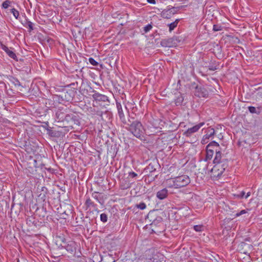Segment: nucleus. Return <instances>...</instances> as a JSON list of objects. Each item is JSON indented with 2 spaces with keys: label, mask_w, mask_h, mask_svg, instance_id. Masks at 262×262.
<instances>
[{
  "label": "nucleus",
  "mask_w": 262,
  "mask_h": 262,
  "mask_svg": "<svg viewBox=\"0 0 262 262\" xmlns=\"http://www.w3.org/2000/svg\"><path fill=\"white\" fill-rule=\"evenodd\" d=\"M85 205L87 208L92 207L93 208L94 210L98 213L100 211L97 207V204H95L90 198L86 199Z\"/></svg>",
  "instance_id": "a211bd4d"
},
{
  "label": "nucleus",
  "mask_w": 262,
  "mask_h": 262,
  "mask_svg": "<svg viewBox=\"0 0 262 262\" xmlns=\"http://www.w3.org/2000/svg\"><path fill=\"white\" fill-rule=\"evenodd\" d=\"M17 20H18L23 26L28 29V31L30 32L33 30V24L27 20L25 13L19 14L17 11Z\"/></svg>",
  "instance_id": "20e7f679"
},
{
  "label": "nucleus",
  "mask_w": 262,
  "mask_h": 262,
  "mask_svg": "<svg viewBox=\"0 0 262 262\" xmlns=\"http://www.w3.org/2000/svg\"><path fill=\"white\" fill-rule=\"evenodd\" d=\"M215 134L214 129L213 128L209 127L206 131V134L203 136L201 143L205 144L208 143V140L213 137Z\"/></svg>",
  "instance_id": "9b49d317"
},
{
  "label": "nucleus",
  "mask_w": 262,
  "mask_h": 262,
  "mask_svg": "<svg viewBox=\"0 0 262 262\" xmlns=\"http://www.w3.org/2000/svg\"><path fill=\"white\" fill-rule=\"evenodd\" d=\"M14 196H13V201H14Z\"/></svg>",
  "instance_id": "13d9d810"
},
{
  "label": "nucleus",
  "mask_w": 262,
  "mask_h": 262,
  "mask_svg": "<svg viewBox=\"0 0 262 262\" xmlns=\"http://www.w3.org/2000/svg\"><path fill=\"white\" fill-rule=\"evenodd\" d=\"M184 101V96L182 94L179 95L175 99V104L177 106L181 105Z\"/></svg>",
  "instance_id": "bb28decb"
},
{
  "label": "nucleus",
  "mask_w": 262,
  "mask_h": 262,
  "mask_svg": "<svg viewBox=\"0 0 262 262\" xmlns=\"http://www.w3.org/2000/svg\"><path fill=\"white\" fill-rule=\"evenodd\" d=\"M11 12L13 13L14 16L16 18V10L14 8H12L10 9Z\"/></svg>",
  "instance_id": "09e8293b"
},
{
  "label": "nucleus",
  "mask_w": 262,
  "mask_h": 262,
  "mask_svg": "<svg viewBox=\"0 0 262 262\" xmlns=\"http://www.w3.org/2000/svg\"><path fill=\"white\" fill-rule=\"evenodd\" d=\"M215 156L213 160V163L216 165L217 164H220L223 159H222V153L220 151V148L215 149Z\"/></svg>",
  "instance_id": "aec40b11"
},
{
  "label": "nucleus",
  "mask_w": 262,
  "mask_h": 262,
  "mask_svg": "<svg viewBox=\"0 0 262 262\" xmlns=\"http://www.w3.org/2000/svg\"><path fill=\"white\" fill-rule=\"evenodd\" d=\"M60 246L65 248L68 252L71 253H73L76 250L75 242L72 241L67 242L64 238L62 240Z\"/></svg>",
  "instance_id": "423d86ee"
},
{
  "label": "nucleus",
  "mask_w": 262,
  "mask_h": 262,
  "mask_svg": "<svg viewBox=\"0 0 262 262\" xmlns=\"http://www.w3.org/2000/svg\"><path fill=\"white\" fill-rule=\"evenodd\" d=\"M28 90V89L27 88L20 86V82L17 80V101L20 100L18 99L19 97L18 95H25V94H27Z\"/></svg>",
  "instance_id": "f3484780"
},
{
  "label": "nucleus",
  "mask_w": 262,
  "mask_h": 262,
  "mask_svg": "<svg viewBox=\"0 0 262 262\" xmlns=\"http://www.w3.org/2000/svg\"><path fill=\"white\" fill-rule=\"evenodd\" d=\"M169 10L170 12V13L171 14L172 16L173 15H174V14H176L177 11H178V9L177 8H175V7H171V8H169Z\"/></svg>",
  "instance_id": "79ce46f5"
},
{
  "label": "nucleus",
  "mask_w": 262,
  "mask_h": 262,
  "mask_svg": "<svg viewBox=\"0 0 262 262\" xmlns=\"http://www.w3.org/2000/svg\"><path fill=\"white\" fill-rule=\"evenodd\" d=\"M147 1L150 4H155L156 3L155 0H147Z\"/></svg>",
  "instance_id": "603ef678"
},
{
  "label": "nucleus",
  "mask_w": 262,
  "mask_h": 262,
  "mask_svg": "<svg viewBox=\"0 0 262 262\" xmlns=\"http://www.w3.org/2000/svg\"><path fill=\"white\" fill-rule=\"evenodd\" d=\"M21 110L19 111L20 112H21L23 114H24L25 113H26V110L25 108L21 107Z\"/></svg>",
  "instance_id": "3c124183"
},
{
  "label": "nucleus",
  "mask_w": 262,
  "mask_h": 262,
  "mask_svg": "<svg viewBox=\"0 0 262 262\" xmlns=\"http://www.w3.org/2000/svg\"><path fill=\"white\" fill-rule=\"evenodd\" d=\"M209 69L212 71H214L217 69V68L216 66H209Z\"/></svg>",
  "instance_id": "de8ad7c7"
},
{
  "label": "nucleus",
  "mask_w": 262,
  "mask_h": 262,
  "mask_svg": "<svg viewBox=\"0 0 262 262\" xmlns=\"http://www.w3.org/2000/svg\"><path fill=\"white\" fill-rule=\"evenodd\" d=\"M193 229L195 231L199 232L203 230V226L202 225H195L193 226Z\"/></svg>",
  "instance_id": "ea45409f"
},
{
  "label": "nucleus",
  "mask_w": 262,
  "mask_h": 262,
  "mask_svg": "<svg viewBox=\"0 0 262 262\" xmlns=\"http://www.w3.org/2000/svg\"><path fill=\"white\" fill-rule=\"evenodd\" d=\"M204 124V122H200L193 127L188 128L183 134L187 137H190L193 134L197 132Z\"/></svg>",
  "instance_id": "6e6552de"
},
{
  "label": "nucleus",
  "mask_w": 262,
  "mask_h": 262,
  "mask_svg": "<svg viewBox=\"0 0 262 262\" xmlns=\"http://www.w3.org/2000/svg\"><path fill=\"white\" fill-rule=\"evenodd\" d=\"M41 192H45V193H48V189L45 187V186H43L41 187Z\"/></svg>",
  "instance_id": "8fccbe9b"
},
{
  "label": "nucleus",
  "mask_w": 262,
  "mask_h": 262,
  "mask_svg": "<svg viewBox=\"0 0 262 262\" xmlns=\"http://www.w3.org/2000/svg\"><path fill=\"white\" fill-rule=\"evenodd\" d=\"M168 191L166 188H163L157 191L156 196L160 200H164L167 198Z\"/></svg>",
  "instance_id": "dca6fc26"
},
{
  "label": "nucleus",
  "mask_w": 262,
  "mask_h": 262,
  "mask_svg": "<svg viewBox=\"0 0 262 262\" xmlns=\"http://www.w3.org/2000/svg\"><path fill=\"white\" fill-rule=\"evenodd\" d=\"M14 207V203H13V204H12V206H11V209H12Z\"/></svg>",
  "instance_id": "6e6d98bb"
},
{
  "label": "nucleus",
  "mask_w": 262,
  "mask_h": 262,
  "mask_svg": "<svg viewBox=\"0 0 262 262\" xmlns=\"http://www.w3.org/2000/svg\"><path fill=\"white\" fill-rule=\"evenodd\" d=\"M72 119L70 126H73V125L80 126V121L78 116L73 115V117H72Z\"/></svg>",
  "instance_id": "5701e85b"
},
{
  "label": "nucleus",
  "mask_w": 262,
  "mask_h": 262,
  "mask_svg": "<svg viewBox=\"0 0 262 262\" xmlns=\"http://www.w3.org/2000/svg\"><path fill=\"white\" fill-rule=\"evenodd\" d=\"M248 110L252 114H254V113L258 114L259 113V112H256V108L254 106H249Z\"/></svg>",
  "instance_id": "58836bf2"
},
{
  "label": "nucleus",
  "mask_w": 262,
  "mask_h": 262,
  "mask_svg": "<svg viewBox=\"0 0 262 262\" xmlns=\"http://www.w3.org/2000/svg\"><path fill=\"white\" fill-rule=\"evenodd\" d=\"M67 114H65L61 110L59 109L55 114L56 118L59 122H64V117Z\"/></svg>",
  "instance_id": "412c9836"
},
{
  "label": "nucleus",
  "mask_w": 262,
  "mask_h": 262,
  "mask_svg": "<svg viewBox=\"0 0 262 262\" xmlns=\"http://www.w3.org/2000/svg\"><path fill=\"white\" fill-rule=\"evenodd\" d=\"M239 246L241 247H242L243 249L242 250H243L242 252L244 253V254H249V253L247 251H245V250H244L243 249L244 248H248L249 249H252V246L250 244H248L245 242H242L240 245H239Z\"/></svg>",
  "instance_id": "a878e982"
},
{
  "label": "nucleus",
  "mask_w": 262,
  "mask_h": 262,
  "mask_svg": "<svg viewBox=\"0 0 262 262\" xmlns=\"http://www.w3.org/2000/svg\"><path fill=\"white\" fill-rule=\"evenodd\" d=\"M92 197L96 200L101 205H103L104 203V201L103 199L102 196H100V193L98 192L95 191L92 193Z\"/></svg>",
  "instance_id": "4be33fe9"
},
{
  "label": "nucleus",
  "mask_w": 262,
  "mask_h": 262,
  "mask_svg": "<svg viewBox=\"0 0 262 262\" xmlns=\"http://www.w3.org/2000/svg\"><path fill=\"white\" fill-rule=\"evenodd\" d=\"M179 19H176L174 22L170 23L168 25L169 26V30L170 31H171L173 30L177 26L178 23L179 22Z\"/></svg>",
  "instance_id": "7c9ffc66"
},
{
  "label": "nucleus",
  "mask_w": 262,
  "mask_h": 262,
  "mask_svg": "<svg viewBox=\"0 0 262 262\" xmlns=\"http://www.w3.org/2000/svg\"><path fill=\"white\" fill-rule=\"evenodd\" d=\"M48 134L49 136L52 137H56L58 136V133L56 131L52 130V129H48Z\"/></svg>",
  "instance_id": "2f4dec72"
},
{
  "label": "nucleus",
  "mask_w": 262,
  "mask_h": 262,
  "mask_svg": "<svg viewBox=\"0 0 262 262\" xmlns=\"http://www.w3.org/2000/svg\"><path fill=\"white\" fill-rule=\"evenodd\" d=\"M19 194H20L21 196V198H23V202H21L20 203H19V205L20 207V211H23V207L25 208L26 205V196H25L24 197L23 196V193H21V192H20L19 193Z\"/></svg>",
  "instance_id": "cd10ccee"
},
{
  "label": "nucleus",
  "mask_w": 262,
  "mask_h": 262,
  "mask_svg": "<svg viewBox=\"0 0 262 262\" xmlns=\"http://www.w3.org/2000/svg\"><path fill=\"white\" fill-rule=\"evenodd\" d=\"M17 262H20L19 259L17 258Z\"/></svg>",
  "instance_id": "bf43d9fd"
},
{
  "label": "nucleus",
  "mask_w": 262,
  "mask_h": 262,
  "mask_svg": "<svg viewBox=\"0 0 262 262\" xmlns=\"http://www.w3.org/2000/svg\"><path fill=\"white\" fill-rule=\"evenodd\" d=\"M158 166L157 162H154L150 163L144 169L145 173H152L156 170V167Z\"/></svg>",
  "instance_id": "6ab92c4d"
},
{
  "label": "nucleus",
  "mask_w": 262,
  "mask_h": 262,
  "mask_svg": "<svg viewBox=\"0 0 262 262\" xmlns=\"http://www.w3.org/2000/svg\"><path fill=\"white\" fill-rule=\"evenodd\" d=\"M194 94L195 96L199 98H207L209 95V93L207 89L202 85H196L195 86Z\"/></svg>",
  "instance_id": "0eeeda50"
},
{
  "label": "nucleus",
  "mask_w": 262,
  "mask_h": 262,
  "mask_svg": "<svg viewBox=\"0 0 262 262\" xmlns=\"http://www.w3.org/2000/svg\"><path fill=\"white\" fill-rule=\"evenodd\" d=\"M164 260V256L160 253H156L152 255L150 258L146 259L147 262H162Z\"/></svg>",
  "instance_id": "2eb2a0df"
},
{
  "label": "nucleus",
  "mask_w": 262,
  "mask_h": 262,
  "mask_svg": "<svg viewBox=\"0 0 262 262\" xmlns=\"http://www.w3.org/2000/svg\"><path fill=\"white\" fill-rule=\"evenodd\" d=\"M89 61L90 62V63L93 65V66H97L98 65V62H97L94 58H93L92 57H90L89 58Z\"/></svg>",
  "instance_id": "e433bc0d"
},
{
  "label": "nucleus",
  "mask_w": 262,
  "mask_h": 262,
  "mask_svg": "<svg viewBox=\"0 0 262 262\" xmlns=\"http://www.w3.org/2000/svg\"><path fill=\"white\" fill-rule=\"evenodd\" d=\"M3 49L7 53V54L9 56V57L13 59H15V58L16 57L15 54L13 51L9 49L8 47L4 46L3 47Z\"/></svg>",
  "instance_id": "b1692460"
},
{
  "label": "nucleus",
  "mask_w": 262,
  "mask_h": 262,
  "mask_svg": "<svg viewBox=\"0 0 262 262\" xmlns=\"http://www.w3.org/2000/svg\"><path fill=\"white\" fill-rule=\"evenodd\" d=\"M155 211H150L147 215L150 222H151V225L157 226L158 224L162 221V218L161 216H156L155 214Z\"/></svg>",
  "instance_id": "9d476101"
},
{
  "label": "nucleus",
  "mask_w": 262,
  "mask_h": 262,
  "mask_svg": "<svg viewBox=\"0 0 262 262\" xmlns=\"http://www.w3.org/2000/svg\"><path fill=\"white\" fill-rule=\"evenodd\" d=\"M211 149H213L214 150H215V149H219L220 148V147H211L210 148Z\"/></svg>",
  "instance_id": "5fc2aeb1"
},
{
  "label": "nucleus",
  "mask_w": 262,
  "mask_h": 262,
  "mask_svg": "<svg viewBox=\"0 0 262 262\" xmlns=\"http://www.w3.org/2000/svg\"><path fill=\"white\" fill-rule=\"evenodd\" d=\"M19 64L20 65H21L22 66L24 65H25V66H23L20 69L17 68V71L24 72L25 73L27 74L30 72V71H31L30 67L28 66V62L27 58H23V59L20 58L19 59Z\"/></svg>",
  "instance_id": "f8f14e48"
},
{
  "label": "nucleus",
  "mask_w": 262,
  "mask_h": 262,
  "mask_svg": "<svg viewBox=\"0 0 262 262\" xmlns=\"http://www.w3.org/2000/svg\"><path fill=\"white\" fill-rule=\"evenodd\" d=\"M176 44L174 37L163 39L161 41V45L164 47H172Z\"/></svg>",
  "instance_id": "4468645a"
},
{
  "label": "nucleus",
  "mask_w": 262,
  "mask_h": 262,
  "mask_svg": "<svg viewBox=\"0 0 262 262\" xmlns=\"http://www.w3.org/2000/svg\"><path fill=\"white\" fill-rule=\"evenodd\" d=\"M129 176L134 178L137 176V174L134 171H132L129 173Z\"/></svg>",
  "instance_id": "a18cd8bd"
},
{
  "label": "nucleus",
  "mask_w": 262,
  "mask_h": 262,
  "mask_svg": "<svg viewBox=\"0 0 262 262\" xmlns=\"http://www.w3.org/2000/svg\"><path fill=\"white\" fill-rule=\"evenodd\" d=\"M211 147H219V144L217 142L213 141L207 145L206 148V155L205 159L206 161L211 160L214 154V150L211 149L210 148Z\"/></svg>",
  "instance_id": "39448f33"
},
{
  "label": "nucleus",
  "mask_w": 262,
  "mask_h": 262,
  "mask_svg": "<svg viewBox=\"0 0 262 262\" xmlns=\"http://www.w3.org/2000/svg\"><path fill=\"white\" fill-rule=\"evenodd\" d=\"M247 212V211L245 210H241L239 212H238L236 214V216H239L242 214H244L245 213H246Z\"/></svg>",
  "instance_id": "49530a36"
},
{
  "label": "nucleus",
  "mask_w": 262,
  "mask_h": 262,
  "mask_svg": "<svg viewBox=\"0 0 262 262\" xmlns=\"http://www.w3.org/2000/svg\"><path fill=\"white\" fill-rule=\"evenodd\" d=\"M258 92L256 94V97L257 98H262V88H259L257 89Z\"/></svg>",
  "instance_id": "a19ab883"
},
{
  "label": "nucleus",
  "mask_w": 262,
  "mask_h": 262,
  "mask_svg": "<svg viewBox=\"0 0 262 262\" xmlns=\"http://www.w3.org/2000/svg\"><path fill=\"white\" fill-rule=\"evenodd\" d=\"M245 192L244 191H242L239 194H236V196L239 199H242L243 198H245Z\"/></svg>",
  "instance_id": "37998d69"
},
{
  "label": "nucleus",
  "mask_w": 262,
  "mask_h": 262,
  "mask_svg": "<svg viewBox=\"0 0 262 262\" xmlns=\"http://www.w3.org/2000/svg\"><path fill=\"white\" fill-rule=\"evenodd\" d=\"M161 16L164 18H169L172 16L169 9L163 10L161 12Z\"/></svg>",
  "instance_id": "393cba45"
},
{
  "label": "nucleus",
  "mask_w": 262,
  "mask_h": 262,
  "mask_svg": "<svg viewBox=\"0 0 262 262\" xmlns=\"http://www.w3.org/2000/svg\"><path fill=\"white\" fill-rule=\"evenodd\" d=\"M92 97L96 102L107 103V105L110 103L108 98L106 95L101 94L95 91H94Z\"/></svg>",
  "instance_id": "1a4fd4ad"
},
{
  "label": "nucleus",
  "mask_w": 262,
  "mask_h": 262,
  "mask_svg": "<svg viewBox=\"0 0 262 262\" xmlns=\"http://www.w3.org/2000/svg\"><path fill=\"white\" fill-rule=\"evenodd\" d=\"M136 207L137 208L140 209L141 210H144V209L146 208V205L144 203L141 202L139 204H136Z\"/></svg>",
  "instance_id": "72a5a7b5"
},
{
  "label": "nucleus",
  "mask_w": 262,
  "mask_h": 262,
  "mask_svg": "<svg viewBox=\"0 0 262 262\" xmlns=\"http://www.w3.org/2000/svg\"><path fill=\"white\" fill-rule=\"evenodd\" d=\"M47 193H43L41 192L38 195V197L40 199H41L43 202L45 201L46 199V195Z\"/></svg>",
  "instance_id": "c9c22d12"
},
{
  "label": "nucleus",
  "mask_w": 262,
  "mask_h": 262,
  "mask_svg": "<svg viewBox=\"0 0 262 262\" xmlns=\"http://www.w3.org/2000/svg\"><path fill=\"white\" fill-rule=\"evenodd\" d=\"M228 167V160L227 159H223L220 164L215 165L211 171L214 173L215 177H221L224 171Z\"/></svg>",
  "instance_id": "7ed1b4c3"
},
{
  "label": "nucleus",
  "mask_w": 262,
  "mask_h": 262,
  "mask_svg": "<svg viewBox=\"0 0 262 262\" xmlns=\"http://www.w3.org/2000/svg\"><path fill=\"white\" fill-rule=\"evenodd\" d=\"M128 123L123 125L126 129L129 131L135 137L140 138L143 136L144 128L142 123L138 120H130L128 119Z\"/></svg>",
  "instance_id": "f257e3e1"
},
{
  "label": "nucleus",
  "mask_w": 262,
  "mask_h": 262,
  "mask_svg": "<svg viewBox=\"0 0 262 262\" xmlns=\"http://www.w3.org/2000/svg\"><path fill=\"white\" fill-rule=\"evenodd\" d=\"M251 194V193L250 192H248L247 193V194L245 195V198L247 199Z\"/></svg>",
  "instance_id": "864d4df0"
},
{
  "label": "nucleus",
  "mask_w": 262,
  "mask_h": 262,
  "mask_svg": "<svg viewBox=\"0 0 262 262\" xmlns=\"http://www.w3.org/2000/svg\"><path fill=\"white\" fill-rule=\"evenodd\" d=\"M73 114H67L66 117H64V122H66L67 125H70V123L71 122L72 117H73Z\"/></svg>",
  "instance_id": "c756f323"
},
{
  "label": "nucleus",
  "mask_w": 262,
  "mask_h": 262,
  "mask_svg": "<svg viewBox=\"0 0 262 262\" xmlns=\"http://www.w3.org/2000/svg\"><path fill=\"white\" fill-rule=\"evenodd\" d=\"M172 184L169 186V187L179 188L187 186L190 183V180L188 176L182 175L172 179Z\"/></svg>",
  "instance_id": "f03ea898"
},
{
  "label": "nucleus",
  "mask_w": 262,
  "mask_h": 262,
  "mask_svg": "<svg viewBox=\"0 0 262 262\" xmlns=\"http://www.w3.org/2000/svg\"><path fill=\"white\" fill-rule=\"evenodd\" d=\"M22 260L24 261H25V260L24 259H22Z\"/></svg>",
  "instance_id": "052dcab7"
},
{
  "label": "nucleus",
  "mask_w": 262,
  "mask_h": 262,
  "mask_svg": "<svg viewBox=\"0 0 262 262\" xmlns=\"http://www.w3.org/2000/svg\"><path fill=\"white\" fill-rule=\"evenodd\" d=\"M18 146V145H17ZM18 146L20 147L22 149H24L25 151L27 152H29V145L27 144V141H24L23 143H19Z\"/></svg>",
  "instance_id": "c85d7f7f"
},
{
  "label": "nucleus",
  "mask_w": 262,
  "mask_h": 262,
  "mask_svg": "<svg viewBox=\"0 0 262 262\" xmlns=\"http://www.w3.org/2000/svg\"><path fill=\"white\" fill-rule=\"evenodd\" d=\"M152 26L150 24H148L143 28V30L145 33H147L152 29Z\"/></svg>",
  "instance_id": "4c0bfd02"
},
{
  "label": "nucleus",
  "mask_w": 262,
  "mask_h": 262,
  "mask_svg": "<svg viewBox=\"0 0 262 262\" xmlns=\"http://www.w3.org/2000/svg\"><path fill=\"white\" fill-rule=\"evenodd\" d=\"M18 110H19V109L17 108V111H18ZM17 115H18V114H19V113H18V112H17Z\"/></svg>",
  "instance_id": "4d7b16f0"
},
{
  "label": "nucleus",
  "mask_w": 262,
  "mask_h": 262,
  "mask_svg": "<svg viewBox=\"0 0 262 262\" xmlns=\"http://www.w3.org/2000/svg\"><path fill=\"white\" fill-rule=\"evenodd\" d=\"M116 106L118 110V114L119 119L121 120V122L122 123L123 125L127 124L128 123L127 122L128 121V120H126L125 119V115L123 113L121 103L117 102Z\"/></svg>",
  "instance_id": "ddd939ff"
},
{
  "label": "nucleus",
  "mask_w": 262,
  "mask_h": 262,
  "mask_svg": "<svg viewBox=\"0 0 262 262\" xmlns=\"http://www.w3.org/2000/svg\"><path fill=\"white\" fill-rule=\"evenodd\" d=\"M100 220L103 223H106L107 221V215L103 213L100 214Z\"/></svg>",
  "instance_id": "f704fd0d"
},
{
  "label": "nucleus",
  "mask_w": 262,
  "mask_h": 262,
  "mask_svg": "<svg viewBox=\"0 0 262 262\" xmlns=\"http://www.w3.org/2000/svg\"><path fill=\"white\" fill-rule=\"evenodd\" d=\"M223 29L222 25L219 24L214 25L213 26V30L215 32L221 31Z\"/></svg>",
  "instance_id": "473e14b6"
},
{
  "label": "nucleus",
  "mask_w": 262,
  "mask_h": 262,
  "mask_svg": "<svg viewBox=\"0 0 262 262\" xmlns=\"http://www.w3.org/2000/svg\"><path fill=\"white\" fill-rule=\"evenodd\" d=\"M10 4V2L9 1H6L3 3V7L5 9L8 8Z\"/></svg>",
  "instance_id": "c03bdc74"
}]
</instances>
